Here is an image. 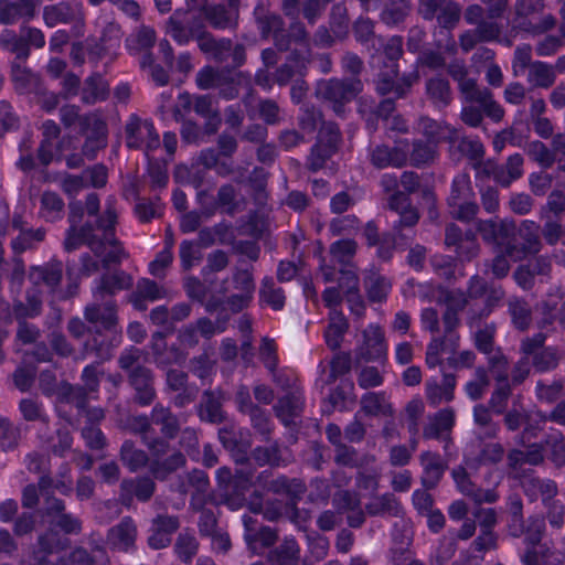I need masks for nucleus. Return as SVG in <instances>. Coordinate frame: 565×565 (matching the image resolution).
Masks as SVG:
<instances>
[{
  "instance_id": "bf43d9fd",
  "label": "nucleus",
  "mask_w": 565,
  "mask_h": 565,
  "mask_svg": "<svg viewBox=\"0 0 565 565\" xmlns=\"http://www.w3.org/2000/svg\"><path fill=\"white\" fill-rule=\"evenodd\" d=\"M226 74H228L227 66L223 68H215L211 65H205L196 73V86L202 90L217 88L220 82Z\"/></svg>"
},
{
  "instance_id": "473e14b6",
  "label": "nucleus",
  "mask_w": 565,
  "mask_h": 565,
  "mask_svg": "<svg viewBox=\"0 0 565 565\" xmlns=\"http://www.w3.org/2000/svg\"><path fill=\"white\" fill-rule=\"evenodd\" d=\"M452 477L460 492L465 495L471 497L476 502L492 503L498 500V494L493 490H482L480 488H475L463 468L454 469Z\"/></svg>"
},
{
  "instance_id": "a211bd4d",
  "label": "nucleus",
  "mask_w": 565,
  "mask_h": 565,
  "mask_svg": "<svg viewBox=\"0 0 565 565\" xmlns=\"http://www.w3.org/2000/svg\"><path fill=\"white\" fill-rule=\"evenodd\" d=\"M456 376L451 373L443 372L439 381L437 377H430L425 384V394L430 406L436 407L441 403L451 402L455 397Z\"/></svg>"
},
{
  "instance_id": "bb28decb",
  "label": "nucleus",
  "mask_w": 565,
  "mask_h": 565,
  "mask_svg": "<svg viewBox=\"0 0 565 565\" xmlns=\"http://www.w3.org/2000/svg\"><path fill=\"white\" fill-rule=\"evenodd\" d=\"M132 286V278L124 270H116L111 274L105 273L98 279L95 297H113L121 290H127Z\"/></svg>"
},
{
  "instance_id": "9b49d317",
  "label": "nucleus",
  "mask_w": 565,
  "mask_h": 565,
  "mask_svg": "<svg viewBox=\"0 0 565 565\" xmlns=\"http://www.w3.org/2000/svg\"><path fill=\"white\" fill-rule=\"evenodd\" d=\"M340 140V131L332 122L323 124L319 130L318 141L308 158V167L312 171L323 168L326 161L335 152Z\"/></svg>"
},
{
  "instance_id": "72a5a7b5",
  "label": "nucleus",
  "mask_w": 565,
  "mask_h": 565,
  "mask_svg": "<svg viewBox=\"0 0 565 565\" xmlns=\"http://www.w3.org/2000/svg\"><path fill=\"white\" fill-rule=\"evenodd\" d=\"M198 414L203 422L221 424L225 419L221 397L213 391H204Z\"/></svg>"
},
{
  "instance_id": "4c0bfd02",
  "label": "nucleus",
  "mask_w": 565,
  "mask_h": 565,
  "mask_svg": "<svg viewBox=\"0 0 565 565\" xmlns=\"http://www.w3.org/2000/svg\"><path fill=\"white\" fill-rule=\"evenodd\" d=\"M185 462V456L177 450L162 460L152 459L149 462V470L156 479L163 480L169 475L182 468Z\"/></svg>"
},
{
  "instance_id": "864d4df0",
  "label": "nucleus",
  "mask_w": 565,
  "mask_h": 565,
  "mask_svg": "<svg viewBox=\"0 0 565 565\" xmlns=\"http://www.w3.org/2000/svg\"><path fill=\"white\" fill-rule=\"evenodd\" d=\"M0 45L15 54L17 58L25 60L30 55V46L24 36H19L12 30L6 29L0 35Z\"/></svg>"
},
{
  "instance_id": "f257e3e1",
  "label": "nucleus",
  "mask_w": 565,
  "mask_h": 565,
  "mask_svg": "<svg viewBox=\"0 0 565 565\" xmlns=\"http://www.w3.org/2000/svg\"><path fill=\"white\" fill-rule=\"evenodd\" d=\"M84 317L90 324L87 327L79 318L68 321L67 330L74 338L84 340V350L99 359H108L114 348L121 342V330L118 327L117 306L115 301H106L103 306L93 303L85 308Z\"/></svg>"
},
{
  "instance_id": "ddd939ff",
  "label": "nucleus",
  "mask_w": 565,
  "mask_h": 565,
  "mask_svg": "<svg viewBox=\"0 0 565 565\" xmlns=\"http://www.w3.org/2000/svg\"><path fill=\"white\" fill-rule=\"evenodd\" d=\"M205 25L201 18L183 17L181 10L177 9L169 18L167 33L178 45H186L191 40L199 42Z\"/></svg>"
},
{
  "instance_id": "09e8293b",
  "label": "nucleus",
  "mask_w": 565,
  "mask_h": 565,
  "mask_svg": "<svg viewBox=\"0 0 565 565\" xmlns=\"http://www.w3.org/2000/svg\"><path fill=\"white\" fill-rule=\"evenodd\" d=\"M63 277L62 264L47 263L43 266L34 267L31 273V278L36 282L41 281L50 288H55L60 285Z\"/></svg>"
},
{
  "instance_id": "0e129e2a",
  "label": "nucleus",
  "mask_w": 565,
  "mask_h": 565,
  "mask_svg": "<svg viewBox=\"0 0 565 565\" xmlns=\"http://www.w3.org/2000/svg\"><path fill=\"white\" fill-rule=\"evenodd\" d=\"M260 301L274 310H280L285 305L284 290L277 287L273 279L266 278L259 291Z\"/></svg>"
},
{
  "instance_id": "2f4dec72",
  "label": "nucleus",
  "mask_w": 565,
  "mask_h": 565,
  "mask_svg": "<svg viewBox=\"0 0 565 565\" xmlns=\"http://www.w3.org/2000/svg\"><path fill=\"white\" fill-rule=\"evenodd\" d=\"M151 422L153 425L160 426L162 436L167 439H174L180 431L178 417L164 407L162 404H156L151 409Z\"/></svg>"
},
{
  "instance_id": "b1692460",
  "label": "nucleus",
  "mask_w": 565,
  "mask_h": 565,
  "mask_svg": "<svg viewBox=\"0 0 565 565\" xmlns=\"http://www.w3.org/2000/svg\"><path fill=\"white\" fill-rule=\"evenodd\" d=\"M340 274V287L343 289V296L349 303L351 312L362 316L365 306L360 295V281L356 270L350 267L342 269Z\"/></svg>"
},
{
  "instance_id": "e433bc0d",
  "label": "nucleus",
  "mask_w": 565,
  "mask_h": 565,
  "mask_svg": "<svg viewBox=\"0 0 565 565\" xmlns=\"http://www.w3.org/2000/svg\"><path fill=\"white\" fill-rule=\"evenodd\" d=\"M65 203L62 196L54 191H44L40 200V215L46 222H56L63 218Z\"/></svg>"
},
{
  "instance_id": "680f3d73",
  "label": "nucleus",
  "mask_w": 565,
  "mask_h": 565,
  "mask_svg": "<svg viewBox=\"0 0 565 565\" xmlns=\"http://www.w3.org/2000/svg\"><path fill=\"white\" fill-rule=\"evenodd\" d=\"M199 551V542L193 534L190 533H180L175 545L174 552L178 558L183 564H191L193 557L196 555Z\"/></svg>"
},
{
  "instance_id": "8fccbe9b",
  "label": "nucleus",
  "mask_w": 565,
  "mask_h": 565,
  "mask_svg": "<svg viewBox=\"0 0 565 565\" xmlns=\"http://www.w3.org/2000/svg\"><path fill=\"white\" fill-rule=\"evenodd\" d=\"M45 234L46 232L42 227L21 231L19 235L11 241L13 253L23 254L24 252L34 248L38 243L44 241Z\"/></svg>"
},
{
  "instance_id": "37998d69",
  "label": "nucleus",
  "mask_w": 565,
  "mask_h": 565,
  "mask_svg": "<svg viewBox=\"0 0 565 565\" xmlns=\"http://www.w3.org/2000/svg\"><path fill=\"white\" fill-rule=\"evenodd\" d=\"M120 460L130 472H136L148 465L149 457L145 450L136 448L134 441L125 440L120 447Z\"/></svg>"
},
{
  "instance_id": "412c9836",
  "label": "nucleus",
  "mask_w": 565,
  "mask_h": 565,
  "mask_svg": "<svg viewBox=\"0 0 565 565\" xmlns=\"http://www.w3.org/2000/svg\"><path fill=\"white\" fill-rule=\"evenodd\" d=\"M110 87L108 81L99 72H92L81 88V102L84 105H96L109 98Z\"/></svg>"
},
{
  "instance_id": "423d86ee",
  "label": "nucleus",
  "mask_w": 565,
  "mask_h": 565,
  "mask_svg": "<svg viewBox=\"0 0 565 565\" xmlns=\"http://www.w3.org/2000/svg\"><path fill=\"white\" fill-rule=\"evenodd\" d=\"M118 215L114 206H106L104 213L96 220V227L105 239V252L100 258L102 267L107 269L110 265H119L124 255V248L116 237Z\"/></svg>"
},
{
  "instance_id": "dca6fc26",
  "label": "nucleus",
  "mask_w": 565,
  "mask_h": 565,
  "mask_svg": "<svg viewBox=\"0 0 565 565\" xmlns=\"http://www.w3.org/2000/svg\"><path fill=\"white\" fill-rule=\"evenodd\" d=\"M180 526L179 518L175 515L158 514L152 520L151 534L148 537V545L153 550H162L171 544L172 535Z\"/></svg>"
},
{
  "instance_id": "052dcab7",
  "label": "nucleus",
  "mask_w": 565,
  "mask_h": 565,
  "mask_svg": "<svg viewBox=\"0 0 565 565\" xmlns=\"http://www.w3.org/2000/svg\"><path fill=\"white\" fill-rule=\"evenodd\" d=\"M73 9L66 2L46 6L43 10V19L47 26L53 28L60 23H68L73 20Z\"/></svg>"
},
{
  "instance_id": "3c124183",
  "label": "nucleus",
  "mask_w": 565,
  "mask_h": 565,
  "mask_svg": "<svg viewBox=\"0 0 565 565\" xmlns=\"http://www.w3.org/2000/svg\"><path fill=\"white\" fill-rule=\"evenodd\" d=\"M126 146L129 149L139 150L145 143V119L142 120L136 114L130 115L126 126Z\"/></svg>"
},
{
  "instance_id": "338daca9",
  "label": "nucleus",
  "mask_w": 565,
  "mask_h": 565,
  "mask_svg": "<svg viewBox=\"0 0 565 565\" xmlns=\"http://www.w3.org/2000/svg\"><path fill=\"white\" fill-rule=\"evenodd\" d=\"M147 174L152 190L164 189L169 182L167 163L163 160L148 158Z\"/></svg>"
},
{
  "instance_id": "69168bd1",
  "label": "nucleus",
  "mask_w": 565,
  "mask_h": 565,
  "mask_svg": "<svg viewBox=\"0 0 565 565\" xmlns=\"http://www.w3.org/2000/svg\"><path fill=\"white\" fill-rule=\"evenodd\" d=\"M79 132L86 135L89 140H105L107 137V125L100 117L86 114L81 119Z\"/></svg>"
},
{
  "instance_id": "1a4fd4ad",
  "label": "nucleus",
  "mask_w": 565,
  "mask_h": 565,
  "mask_svg": "<svg viewBox=\"0 0 565 565\" xmlns=\"http://www.w3.org/2000/svg\"><path fill=\"white\" fill-rule=\"evenodd\" d=\"M539 226L532 221H523L519 228L515 227L513 236L507 242L505 253L510 259L518 262L530 253L539 250Z\"/></svg>"
},
{
  "instance_id": "79ce46f5",
  "label": "nucleus",
  "mask_w": 565,
  "mask_h": 565,
  "mask_svg": "<svg viewBox=\"0 0 565 565\" xmlns=\"http://www.w3.org/2000/svg\"><path fill=\"white\" fill-rule=\"evenodd\" d=\"M556 79L555 68L542 61H535L530 65L527 82L533 87L550 88Z\"/></svg>"
},
{
  "instance_id": "6ab92c4d",
  "label": "nucleus",
  "mask_w": 565,
  "mask_h": 565,
  "mask_svg": "<svg viewBox=\"0 0 565 565\" xmlns=\"http://www.w3.org/2000/svg\"><path fill=\"white\" fill-rule=\"evenodd\" d=\"M387 353L384 331L377 324H369L363 331V343L359 354L366 361L381 360Z\"/></svg>"
},
{
  "instance_id": "c85d7f7f",
  "label": "nucleus",
  "mask_w": 565,
  "mask_h": 565,
  "mask_svg": "<svg viewBox=\"0 0 565 565\" xmlns=\"http://www.w3.org/2000/svg\"><path fill=\"white\" fill-rule=\"evenodd\" d=\"M137 529L131 518H124L108 531V541L113 547L127 552L135 546Z\"/></svg>"
},
{
  "instance_id": "4468645a",
  "label": "nucleus",
  "mask_w": 565,
  "mask_h": 565,
  "mask_svg": "<svg viewBox=\"0 0 565 565\" xmlns=\"http://www.w3.org/2000/svg\"><path fill=\"white\" fill-rule=\"evenodd\" d=\"M150 349L153 361L159 369H167L171 365H182L188 353L180 348L179 343L168 344L167 334L161 331L152 333Z\"/></svg>"
},
{
  "instance_id": "5701e85b",
  "label": "nucleus",
  "mask_w": 565,
  "mask_h": 565,
  "mask_svg": "<svg viewBox=\"0 0 565 565\" xmlns=\"http://www.w3.org/2000/svg\"><path fill=\"white\" fill-rule=\"evenodd\" d=\"M486 172L502 186H509L523 174V158L520 153H514L508 158L505 166L489 161Z\"/></svg>"
},
{
  "instance_id": "a878e982",
  "label": "nucleus",
  "mask_w": 565,
  "mask_h": 565,
  "mask_svg": "<svg viewBox=\"0 0 565 565\" xmlns=\"http://www.w3.org/2000/svg\"><path fill=\"white\" fill-rule=\"evenodd\" d=\"M477 230L484 242L494 243L497 247H500L503 245L507 246L510 236L514 235L515 224L508 220L500 222L493 220L478 221Z\"/></svg>"
},
{
  "instance_id": "4be33fe9",
  "label": "nucleus",
  "mask_w": 565,
  "mask_h": 565,
  "mask_svg": "<svg viewBox=\"0 0 565 565\" xmlns=\"http://www.w3.org/2000/svg\"><path fill=\"white\" fill-rule=\"evenodd\" d=\"M198 46L207 60L218 64L227 62L232 54V40L227 38L215 39L206 29L199 36Z\"/></svg>"
},
{
  "instance_id": "2eb2a0df",
  "label": "nucleus",
  "mask_w": 565,
  "mask_h": 565,
  "mask_svg": "<svg viewBox=\"0 0 565 565\" xmlns=\"http://www.w3.org/2000/svg\"><path fill=\"white\" fill-rule=\"evenodd\" d=\"M129 385L134 388V401L139 406H149L153 403L157 394L153 386V374L145 365L137 364L128 373Z\"/></svg>"
},
{
  "instance_id": "a19ab883",
  "label": "nucleus",
  "mask_w": 565,
  "mask_h": 565,
  "mask_svg": "<svg viewBox=\"0 0 565 565\" xmlns=\"http://www.w3.org/2000/svg\"><path fill=\"white\" fill-rule=\"evenodd\" d=\"M233 284L242 292L230 296L224 303L232 313H237L247 307V268L239 267L234 273Z\"/></svg>"
},
{
  "instance_id": "7c9ffc66",
  "label": "nucleus",
  "mask_w": 565,
  "mask_h": 565,
  "mask_svg": "<svg viewBox=\"0 0 565 565\" xmlns=\"http://www.w3.org/2000/svg\"><path fill=\"white\" fill-rule=\"evenodd\" d=\"M456 420V415L452 408H443L434 416L428 418V423L423 429V437L425 439H440L445 433H449Z\"/></svg>"
},
{
  "instance_id": "e2e57ef3",
  "label": "nucleus",
  "mask_w": 565,
  "mask_h": 565,
  "mask_svg": "<svg viewBox=\"0 0 565 565\" xmlns=\"http://www.w3.org/2000/svg\"><path fill=\"white\" fill-rule=\"evenodd\" d=\"M472 198L473 190L469 175L467 173L456 175L452 180L448 205H458V202L471 200Z\"/></svg>"
},
{
  "instance_id": "603ef678",
  "label": "nucleus",
  "mask_w": 565,
  "mask_h": 565,
  "mask_svg": "<svg viewBox=\"0 0 565 565\" xmlns=\"http://www.w3.org/2000/svg\"><path fill=\"white\" fill-rule=\"evenodd\" d=\"M365 509L371 515H380V514H392L398 515L401 512V505L392 493H385L380 497H374L371 501L365 505Z\"/></svg>"
},
{
  "instance_id": "a18cd8bd",
  "label": "nucleus",
  "mask_w": 565,
  "mask_h": 565,
  "mask_svg": "<svg viewBox=\"0 0 565 565\" xmlns=\"http://www.w3.org/2000/svg\"><path fill=\"white\" fill-rule=\"evenodd\" d=\"M426 94L438 108L446 107L451 102V90L447 79L436 76L426 83Z\"/></svg>"
},
{
  "instance_id": "9d476101",
  "label": "nucleus",
  "mask_w": 565,
  "mask_h": 565,
  "mask_svg": "<svg viewBox=\"0 0 565 565\" xmlns=\"http://www.w3.org/2000/svg\"><path fill=\"white\" fill-rule=\"evenodd\" d=\"M239 0H218L203 8L204 21L214 30H233L238 25Z\"/></svg>"
},
{
  "instance_id": "c03bdc74",
  "label": "nucleus",
  "mask_w": 565,
  "mask_h": 565,
  "mask_svg": "<svg viewBox=\"0 0 565 565\" xmlns=\"http://www.w3.org/2000/svg\"><path fill=\"white\" fill-rule=\"evenodd\" d=\"M244 82H247V75L244 72L228 67V74L224 75L216 88L218 96L225 100L235 99L239 95Z\"/></svg>"
},
{
  "instance_id": "39448f33",
  "label": "nucleus",
  "mask_w": 565,
  "mask_h": 565,
  "mask_svg": "<svg viewBox=\"0 0 565 565\" xmlns=\"http://www.w3.org/2000/svg\"><path fill=\"white\" fill-rule=\"evenodd\" d=\"M237 150L236 138L223 131L217 139V148H205L200 152L199 160L209 170H215L221 177H227L234 171L232 157Z\"/></svg>"
},
{
  "instance_id": "aec40b11",
  "label": "nucleus",
  "mask_w": 565,
  "mask_h": 565,
  "mask_svg": "<svg viewBox=\"0 0 565 565\" xmlns=\"http://www.w3.org/2000/svg\"><path fill=\"white\" fill-rule=\"evenodd\" d=\"M408 158V143L399 141L393 148L376 146L371 152V162L379 169L387 167L402 168Z\"/></svg>"
},
{
  "instance_id": "f03ea898",
  "label": "nucleus",
  "mask_w": 565,
  "mask_h": 565,
  "mask_svg": "<svg viewBox=\"0 0 565 565\" xmlns=\"http://www.w3.org/2000/svg\"><path fill=\"white\" fill-rule=\"evenodd\" d=\"M83 531L82 520L71 512L51 519L47 529L42 532L32 546L30 559L33 565H65L63 558L56 562L51 557L66 551L71 545L68 535H78Z\"/></svg>"
},
{
  "instance_id": "20e7f679",
  "label": "nucleus",
  "mask_w": 565,
  "mask_h": 565,
  "mask_svg": "<svg viewBox=\"0 0 565 565\" xmlns=\"http://www.w3.org/2000/svg\"><path fill=\"white\" fill-rule=\"evenodd\" d=\"M215 479L218 498L209 494L205 498V503H211L214 507L225 504L231 510H238L247 503V470L241 469L233 475L232 470L224 466L216 470Z\"/></svg>"
},
{
  "instance_id": "cd10ccee",
  "label": "nucleus",
  "mask_w": 565,
  "mask_h": 565,
  "mask_svg": "<svg viewBox=\"0 0 565 565\" xmlns=\"http://www.w3.org/2000/svg\"><path fill=\"white\" fill-rule=\"evenodd\" d=\"M397 70L395 64L390 66V72L381 73L376 82V90L385 95L390 92H394L397 97H402L407 89L418 79L417 73H411L403 77L401 83H396Z\"/></svg>"
},
{
  "instance_id": "c756f323",
  "label": "nucleus",
  "mask_w": 565,
  "mask_h": 565,
  "mask_svg": "<svg viewBox=\"0 0 565 565\" xmlns=\"http://www.w3.org/2000/svg\"><path fill=\"white\" fill-rule=\"evenodd\" d=\"M360 414L365 416L392 417L394 408L384 392H369L360 401Z\"/></svg>"
},
{
  "instance_id": "f704fd0d",
  "label": "nucleus",
  "mask_w": 565,
  "mask_h": 565,
  "mask_svg": "<svg viewBox=\"0 0 565 565\" xmlns=\"http://www.w3.org/2000/svg\"><path fill=\"white\" fill-rule=\"evenodd\" d=\"M523 488L530 500L534 501L541 498L544 504L553 501L557 494V486L550 479L530 478L524 481Z\"/></svg>"
},
{
  "instance_id": "6e6d98bb",
  "label": "nucleus",
  "mask_w": 565,
  "mask_h": 565,
  "mask_svg": "<svg viewBox=\"0 0 565 565\" xmlns=\"http://www.w3.org/2000/svg\"><path fill=\"white\" fill-rule=\"evenodd\" d=\"M236 189L232 183L222 184L216 194L218 212L228 216H234L238 211Z\"/></svg>"
},
{
  "instance_id": "f8f14e48",
  "label": "nucleus",
  "mask_w": 565,
  "mask_h": 565,
  "mask_svg": "<svg viewBox=\"0 0 565 565\" xmlns=\"http://www.w3.org/2000/svg\"><path fill=\"white\" fill-rule=\"evenodd\" d=\"M418 12L425 20L437 19L445 29H452L459 21L461 8L451 0H419Z\"/></svg>"
},
{
  "instance_id": "7ed1b4c3",
  "label": "nucleus",
  "mask_w": 565,
  "mask_h": 565,
  "mask_svg": "<svg viewBox=\"0 0 565 565\" xmlns=\"http://www.w3.org/2000/svg\"><path fill=\"white\" fill-rule=\"evenodd\" d=\"M120 44L121 32L119 26L108 24L102 30L99 36L89 35L82 42H74L70 57L76 66H82L85 62H88L94 68L99 63L108 66L117 58Z\"/></svg>"
},
{
  "instance_id": "4d7b16f0",
  "label": "nucleus",
  "mask_w": 565,
  "mask_h": 565,
  "mask_svg": "<svg viewBox=\"0 0 565 565\" xmlns=\"http://www.w3.org/2000/svg\"><path fill=\"white\" fill-rule=\"evenodd\" d=\"M21 437V430L8 417L0 416V449L4 452L13 451Z\"/></svg>"
},
{
  "instance_id": "13d9d810",
  "label": "nucleus",
  "mask_w": 565,
  "mask_h": 565,
  "mask_svg": "<svg viewBox=\"0 0 565 565\" xmlns=\"http://www.w3.org/2000/svg\"><path fill=\"white\" fill-rule=\"evenodd\" d=\"M306 70V58L297 53H292L288 61L276 72V81L280 85H286L294 76L302 75Z\"/></svg>"
},
{
  "instance_id": "ea45409f",
  "label": "nucleus",
  "mask_w": 565,
  "mask_h": 565,
  "mask_svg": "<svg viewBox=\"0 0 565 565\" xmlns=\"http://www.w3.org/2000/svg\"><path fill=\"white\" fill-rule=\"evenodd\" d=\"M303 398L299 392H294L280 398L275 406L277 417L286 425H290L302 409Z\"/></svg>"
},
{
  "instance_id": "f3484780",
  "label": "nucleus",
  "mask_w": 565,
  "mask_h": 565,
  "mask_svg": "<svg viewBox=\"0 0 565 565\" xmlns=\"http://www.w3.org/2000/svg\"><path fill=\"white\" fill-rule=\"evenodd\" d=\"M154 490L156 483L150 477L138 476L122 479L119 495L124 504L131 503L134 498L140 502H147L153 495Z\"/></svg>"
},
{
  "instance_id": "774afa93",
  "label": "nucleus",
  "mask_w": 565,
  "mask_h": 565,
  "mask_svg": "<svg viewBox=\"0 0 565 565\" xmlns=\"http://www.w3.org/2000/svg\"><path fill=\"white\" fill-rule=\"evenodd\" d=\"M299 557V547L295 540L289 539L271 553L275 565H295Z\"/></svg>"
},
{
  "instance_id": "5fc2aeb1",
  "label": "nucleus",
  "mask_w": 565,
  "mask_h": 565,
  "mask_svg": "<svg viewBox=\"0 0 565 565\" xmlns=\"http://www.w3.org/2000/svg\"><path fill=\"white\" fill-rule=\"evenodd\" d=\"M262 33L264 36L273 35L274 41L279 50H286L289 41L285 39L282 30V20L276 14L265 17L259 21Z\"/></svg>"
},
{
  "instance_id": "c9c22d12",
  "label": "nucleus",
  "mask_w": 565,
  "mask_h": 565,
  "mask_svg": "<svg viewBox=\"0 0 565 565\" xmlns=\"http://www.w3.org/2000/svg\"><path fill=\"white\" fill-rule=\"evenodd\" d=\"M420 463L424 469L422 477L426 488H434L443 477L445 466L440 456L436 452L425 451L420 455Z\"/></svg>"
},
{
  "instance_id": "de8ad7c7",
  "label": "nucleus",
  "mask_w": 565,
  "mask_h": 565,
  "mask_svg": "<svg viewBox=\"0 0 565 565\" xmlns=\"http://www.w3.org/2000/svg\"><path fill=\"white\" fill-rule=\"evenodd\" d=\"M218 440L226 450L236 456L238 463H247V444L238 439L234 430L225 427L221 428Z\"/></svg>"
},
{
  "instance_id": "6e6552de",
  "label": "nucleus",
  "mask_w": 565,
  "mask_h": 565,
  "mask_svg": "<svg viewBox=\"0 0 565 565\" xmlns=\"http://www.w3.org/2000/svg\"><path fill=\"white\" fill-rule=\"evenodd\" d=\"M96 231V220L86 221L82 225H70L65 233L64 249L71 253L86 245L95 256H102L105 252V239H102Z\"/></svg>"
},
{
  "instance_id": "0eeeda50",
  "label": "nucleus",
  "mask_w": 565,
  "mask_h": 565,
  "mask_svg": "<svg viewBox=\"0 0 565 565\" xmlns=\"http://www.w3.org/2000/svg\"><path fill=\"white\" fill-rule=\"evenodd\" d=\"M362 90V83L358 78L324 79L317 84L316 94L319 98L332 104L338 115L342 114V106L351 102Z\"/></svg>"
},
{
  "instance_id": "49530a36",
  "label": "nucleus",
  "mask_w": 565,
  "mask_h": 565,
  "mask_svg": "<svg viewBox=\"0 0 565 565\" xmlns=\"http://www.w3.org/2000/svg\"><path fill=\"white\" fill-rule=\"evenodd\" d=\"M364 284L367 297L373 302L384 301L392 288L391 281L375 271H370Z\"/></svg>"
},
{
  "instance_id": "393cba45",
  "label": "nucleus",
  "mask_w": 565,
  "mask_h": 565,
  "mask_svg": "<svg viewBox=\"0 0 565 565\" xmlns=\"http://www.w3.org/2000/svg\"><path fill=\"white\" fill-rule=\"evenodd\" d=\"M35 0H0V24L30 21L35 14Z\"/></svg>"
},
{
  "instance_id": "58836bf2",
  "label": "nucleus",
  "mask_w": 565,
  "mask_h": 565,
  "mask_svg": "<svg viewBox=\"0 0 565 565\" xmlns=\"http://www.w3.org/2000/svg\"><path fill=\"white\" fill-rule=\"evenodd\" d=\"M348 327V320L340 310L329 312V324L324 331V339L331 350H335L341 345L342 338Z\"/></svg>"
}]
</instances>
